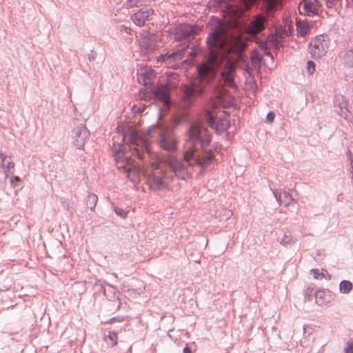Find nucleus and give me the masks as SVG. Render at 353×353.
<instances>
[{
	"label": "nucleus",
	"instance_id": "1",
	"mask_svg": "<svg viewBox=\"0 0 353 353\" xmlns=\"http://www.w3.org/2000/svg\"><path fill=\"white\" fill-rule=\"evenodd\" d=\"M198 77L189 84L181 87L183 101L187 105L191 104L192 100L203 92L201 83L203 80L210 81L214 75V72L208 62L199 64L197 66Z\"/></svg>",
	"mask_w": 353,
	"mask_h": 353
},
{
	"label": "nucleus",
	"instance_id": "2",
	"mask_svg": "<svg viewBox=\"0 0 353 353\" xmlns=\"http://www.w3.org/2000/svg\"><path fill=\"white\" fill-rule=\"evenodd\" d=\"M115 137L117 143L121 140L120 143L128 145L132 150V155L139 159H143L144 155L149 153L148 145L140 139L138 133L132 128H128L125 133H118L117 137Z\"/></svg>",
	"mask_w": 353,
	"mask_h": 353
},
{
	"label": "nucleus",
	"instance_id": "3",
	"mask_svg": "<svg viewBox=\"0 0 353 353\" xmlns=\"http://www.w3.org/2000/svg\"><path fill=\"white\" fill-rule=\"evenodd\" d=\"M187 143L201 149L207 148L210 141L211 136L208 130L198 123H192L187 130Z\"/></svg>",
	"mask_w": 353,
	"mask_h": 353
},
{
	"label": "nucleus",
	"instance_id": "4",
	"mask_svg": "<svg viewBox=\"0 0 353 353\" xmlns=\"http://www.w3.org/2000/svg\"><path fill=\"white\" fill-rule=\"evenodd\" d=\"M137 74L138 81L140 83H143L145 87V88L140 90L139 97L146 99L148 90L154 85V72L148 66H141L137 70Z\"/></svg>",
	"mask_w": 353,
	"mask_h": 353
},
{
	"label": "nucleus",
	"instance_id": "5",
	"mask_svg": "<svg viewBox=\"0 0 353 353\" xmlns=\"http://www.w3.org/2000/svg\"><path fill=\"white\" fill-rule=\"evenodd\" d=\"M330 40L327 35L319 34L314 38L310 43L309 52L314 59H319L324 56L329 48Z\"/></svg>",
	"mask_w": 353,
	"mask_h": 353
},
{
	"label": "nucleus",
	"instance_id": "6",
	"mask_svg": "<svg viewBox=\"0 0 353 353\" xmlns=\"http://www.w3.org/2000/svg\"><path fill=\"white\" fill-rule=\"evenodd\" d=\"M152 168L153 172L148 176V183L151 190H163L168 188V184L165 181V173L162 170H159L158 164L152 163Z\"/></svg>",
	"mask_w": 353,
	"mask_h": 353
},
{
	"label": "nucleus",
	"instance_id": "7",
	"mask_svg": "<svg viewBox=\"0 0 353 353\" xmlns=\"http://www.w3.org/2000/svg\"><path fill=\"white\" fill-rule=\"evenodd\" d=\"M112 153L114 156V160L117 166L119 169H123L125 172L131 165L130 160L124 155L123 150H125L124 145L116 141L115 137H112Z\"/></svg>",
	"mask_w": 353,
	"mask_h": 353
},
{
	"label": "nucleus",
	"instance_id": "8",
	"mask_svg": "<svg viewBox=\"0 0 353 353\" xmlns=\"http://www.w3.org/2000/svg\"><path fill=\"white\" fill-rule=\"evenodd\" d=\"M90 137V131L85 124L81 123L71 131V141L74 146L82 149Z\"/></svg>",
	"mask_w": 353,
	"mask_h": 353
},
{
	"label": "nucleus",
	"instance_id": "9",
	"mask_svg": "<svg viewBox=\"0 0 353 353\" xmlns=\"http://www.w3.org/2000/svg\"><path fill=\"white\" fill-rule=\"evenodd\" d=\"M206 121L212 128H214L217 133H222L230 127V115L223 114V115L214 118L212 114L210 112L206 113Z\"/></svg>",
	"mask_w": 353,
	"mask_h": 353
},
{
	"label": "nucleus",
	"instance_id": "10",
	"mask_svg": "<svg viewBox=\"0 0 353 353\" xmlns=\"http://www.w3.org/2000/svg\"><path fill=\"white\" fill-rule=\"evenodd\" d=\"M184 54L185 50L179 49L170 54L159 55L157 57V61L164 63L168 68H176L179 67V61L183 59Z\"/></svg>",
	"mask_w": 353,
	"mask_h": 353
},
{
	"label": "nucleus",
	"instance_id": "11",
	"mask_svg": "<svg viewBox=\"0 0 353 353\" xmlns=\"http://www.w3.org/2000/svg\"><path fill=\"white\" fill-rule=\"evenodd\" d=\"M148 92H150L157 99L162 101L165 105H170V90L167 83L154 84L148 90Z\"/></svg>",
	"mask_w": 353,
	"mask_h": 353
},
{
	"label": "nucleus",
	"instance_id": "12",
	"mask_svg": "<svg viewBox=\"0 0 353 353\" xmlns=\"http://www.w3.org/2000/svg\"><path fill=\"white\" fill-rule=\"evenodd\" d=\"M221 22L219 21L207 38L206 43L208 52L212 57L216 52V46L219 45V37L221 32Z\"/></svg>",
	"mask_w": 353,
	"mask_h": 353
},
{
	"label": "nucleus",
	"instance_id": "13",
	"mask_svg": "<svg viewBox=\"0 0 353 353\" xmlns=\"http://www.w3.org/2000/svg\"><path fill=\"white\" fill-rule=\"evenodd\" d=\"M139 44L141 53L145 55L152 53L157 48L155 39L148 34H143L140 37Z\"/></svg>",
	"mask_w": 353,
	"mask_h": 353
},
{
	"label": "nucleus",
	"instance_id": "14",
	"mask_svg": "<svg viewBox=\"0 0 353 353\" xmlns=\"http://www.w3.org/2000/svg\"><path fill=\"white\" fill-rule=\"evenodd\" d=\"M167 163L177 177L185 180L188 176L186 166L181 161L170 158L167 161Z\"/></svg>",
	"mask_w": 353,
	"mask_h": 353
},
{
	"label": "nucleus",
	"instance_id": "15",
	"mask_svg": "<svg viewBox=\"0 0 353 353\" xmlns=\"http://www.w3.org/2000/svg\"><path fill=\"white\" fill-rule=\"evenodd\" d=\"M95 287L99 291H101L103 293V295L110 301H115L118 299V291L113 285L107 283H102L101 281H97L95 282Z\"/></svg>",
	"mask_w": 353,
	"mask_h": 353
},
{
	"label": "nucleus",
	"instance_id": "16",
	"mask_svg": "<svg viewBox=\"0 0 353 353\" xmlns=\"http://www.w3.org/2000/svg\"><path fill=\"white\" fill-rule=\"evenodd\" d=\"M194 34V28L189 24H181L175 28L174 37L176 40H190Z\"/></svg>",
	"mask_w": 353,
	"mask_h": 353
},
{
	"label": "nucleus",
	"instance_id": "17",
	"mask_svg": "<svg viewBox=\"0 0 353 353\" xmlns=\"http://www.w3.org/2000/svg\"><path fill=\"white\" fill-rule=\"evenodd\" d=\"M293 192V188H288L287 190H285L283 192H281V191L279 190H273V194L279 205L283 203L285 206H288L295 201L292 195Z\"/></svg>",
	"mask_w": 353,
	"mask_h": 353
},
{
	"label": "nucleus",
	"instance_id": "18",
	"mask_svg": "<svg viewBox=\"0 0 353 353\" xmlns=\"http://www.w3.org/2000/svg\"><path fill=\"white\" fill-rule=\"evenodd\" d=\"M159 146L167 151H173L176 147V141L174 136L168 133H161L159 140Z\"/></svg>",
	"mask_w": 353,
	"mask_h": 353
},
{
	"label": "nucleus",
	"instance_id": "19",
	"mask_svg": "<svg viewBox=\"0 0 353 353\" xmlns=\"http://www.w3.org/2000/svg\"><path fill=\"white\" fill-rule=\"evenodd\" d=\"M153 14L154 10L152 8L140 9L131 16V19L136 26L141 27L144 26L149 17Z\"/></svg>",
	"mask_w": 353,
	"mask_h": 353
},
{
	"label": "nucleus",
	"instance_id": "20",
	"mask_svg": "<svg viewBox=\"0 0 353 353\" xmlns=\"http://www.w3.org/2000/svg\"><path fill=\"white\" fill-rule=\"evenodd\" d=\"M214 158V154L211 151H208L203 156H196V164L201 167L203 170L210 168Z\"/></svg>",
	"mask_w": 353,
	"mask_h": 353
},
{
	"label": "nucleus",
	"instance_id": "21",
	"mask_svg": "<svg viewBox=\"0 0 353 353\" xmlns=\"http://www.w3.org/2000/svg\"><path fill=\"white\" fill-rule=\"evenodd\" d=\"M332 300L333 295L330 290H317V292H315V301L319 305H326Z\"/></svg>",
	"mask_w": 353,
	"mask_h": 353
},
{
	"label": "nucleus",
	"instance_id": "22",
	"mask_svg": "<svg viewBox=\"0 0 353 353\" xmlns=\"http://www.w3.org/2000/svg\"><path fill=\"white\" fill-rule=\"evenodd\" d=\"M303 10L307 15L316 14L319 10V3L316 0H303Z\"/></svg>",
	"mask_w": 353,
	"mask_h": 353
},
{
	"label": "nucleus",
	"instance_id": "23",
	"mask_svg": "<svg viewBox=\"0 0 353 353\" xmlns=\"http://www.w3.org/2000/svg\"><path fill=\"white\" fill-rule=\"evenodd\" d=\"M264 28V19L261 15H256L250 22V28L255 34L261 32Z\"/></svg>",
	"mask_w": 353,
	"mask_h": 353
},
{
	"label": "nucleus",
	"instance_id": "24",
	"mask_svg": "<svg viewBox=\"0 0 353 353\" xmlns=\"http://www.w3.org/2000/svg\"><path fill=\"white\" fill-rule=\"evenodd\" d=\"M6 159V156L4 155L1 151H0V160H1V166H3V172L5 174V178H7L10 174L13 173L14 171V163L12 161H8L6 164H5V161Z\"/></svg>",
	"mask_w": 353,
	"mask_h": 353
},
{
	"label": "nucleus",
	"instance_id": "25",
	"mask_svg": "<svg viewBox=\"0 0 353 353\" xmlns=\"http://www.w3.org/2000/svg\"><path fill=\"white\" fill-rule=\"evenodd\" d=\"M125 173L127 174L128 179L131 182L136 183L139 181V171L136 166L132 164V165L125 172Z\"/></svg>",
	"mask_w": 353,
	"mask_h": 353
},
{
	"label": "nucleus",
	"instance_id": "26",
	"mask_svg": "<svg viewBox=\"0 0 353 353\" xmlns=\"http://www.w3.org/2000/svg\"><path fill=\"white\" fill-rule=\"evenodd\" d=\"M183 159L188 165H193L196 164V157L194 155V150L193 148H189L183 153Z\"/></svg>",
	"mask_w": 353,
	"mask_h": 353
},
{
	"label": "nucleus",
	"instance_id": "27",
	"mask_svg": "<svg viewBox=\"0 0 353 353\" xmlns=\"http://www.w3.org/2000/svg\"><path fill=\"white\" fill-rule=\"evenodd\" d=\"M310 272L315 279H322L325 278L327 280H330L331 279V276L325 269H322L321 272L319 269H312L310 270Z\"/></svg>",
	"mask_w": 353,
	"mask_h": 353
},
{
	"label": "nucleus",
	"instance_id": "28",
	"mask_svg": "<svg viewBox=\"0 0 353 353\" xmlns=\"http://www.w3.org/2000/svg\"><path fill=\"white\" fill-rule=\"evenodd\" d=\"M98 197L94 194L89 192L87 195L86 205L90 209L91 211H94V208L97 203Z\"/></svg>",
	"mask_w": 353,
	"mask_h": 353
},
{
	"label": "nucleus",
	"instance_id": "29",
	"mask_svg": "<svg viewBox=\"0 0 353 353\" xmlns=\"http://www.w3.org/2000/svg\"><path fill=\"white\" fill-rule=\"evenodd\" d=\"M263 3L268 12H274L278 9L281 0H263Z\"/></svg>",
	"mask_w": 353,
	"mask_h": 353
},
{
	"label": "nucleus",
	"instance_id": "30",
	"mask_svg": "<svg viewBox=\"0 0 353 353\" xmlns=\"http://www.w3.org/2000/svg\"><path fill=\"white\" fill-rule=\"evenodd\" d=\"M352 287V283L350 281L343 280L339 283V292L343 294H348Z\"/></svg>",
	"mask_w": 353,
	"mask_h": 353
},
{
	"label": "nucleus",
	"instance_id": "31",
	"mask_svg": "<svg viewBox=\"0 0 353 353\" xmlns=\"http://www.w3.org/2000/svg\"><path fill=\"white\" fill-rule=\"evenodd\" d=\"M279 241L281 244L283 245L292 244L294 243V239L291 234V232L290 231L284 232L283 236L280 238Z\"/></svg>",
	"mask_w": 353,
	"mask_h": 353
},
{
	"label": "nucleus",
	"instance_id": "32",
	"mask_svg": "<svg viewBox=\"0 0 353 353\" xmlns=\"http://www.w3.org/2000/svg\"><path fill=\"white\" fill-rule=\"evenodd\" d=\"M309 31V26L305 23H298L296 24L297 34L301 37L307 35Z\"/></svg>",
	"mask_w": 353,
	"mask_h": 353
},
{
	"label": "nucleus",
	"instance_id": "33",
	"mask_svg": "<svg viewBox=\"0 0 353 353\" xmlns=\"http://www.w3.org/2000/svg\"><path fill=\"white\" fill-rule=\"evenodd\" d=\"M316 292L317 291L313 287L308 286L305 290V301H310L313 295L315 296V292Z\"/></svg>",
	"mask_w": 353,
	"mask_h": 353
},
{
	"label": "nucleus",
	"instance_id": "34",
	"mask_svg": "<svg viewBox=\"0 0 353 353\" xmlns=\"http://www.w3.org/2000/svg\"><path fill=\"white\" fill-rule=\"evenodd\" d=\"M263 57L260 54L257 50H254L251 55V60L253 63H260Z\"/></svg>",
	"mask_w": 353,
	"mask_h": 353
},
{
	"label": "nucleus",
	"instance_id": "35",
	"mask_svg": "<svg viewBox=\"0 0 353 353\" xmlns=\"http://www.w3.org/2000/svg\"><path fill=\"white\" fill-rule=\"evenodd\" d=\"M232 215V212L228 209H223L218 215L223 220H228Z\"/></svg>",
	"mask_w": 353,
	"mask_h": 353
},
{
	"label": "nucleus",
	"instance_id": "36",
	"mask_svg": "<svg viewBox=\"0 0 353 353\" xmlns=\"http://www.w3.org/2000/svg\"><path fill=\"white\" fill-rule=\"evenodd\" d=\"M339 108L340 110L338 111V114L341 117L344 118L346 121H349L350 120V113H349L348 110L345 108H343L341 104H339Z\"/></svg>",
	"mask_w": 353,
	"mask_h": 353
},
{
	"label": "nucleus",
	"instance_id": "37",
	"mask_svg": "<svg viewBox=\"0 0 353 353\" xmlns=\"http://www.w3.org/2000/svg\"><path fill=\"white\" fill-rule=\"evenodd\" d=\"M108 339L111 341L112 346H114L117 343V332L115 331H109L108 334Z\"/></svg>",
	"mask_w": 353,
	"mask_h": 353
},
{
	"label": "nucleus",
	"instance_id": "38",
	"mask_svg": "<svg viewBox=\"0 0 353 353\" xmlns=\"http://www.w3.org/2000/svg\"><path fill=\"white\" fill-rule=\"evenodd\" d=\"M196 51L195 50H192L191 52H189L186 59L185 60V62L189 64L192 63L196 56Z\"/></svg>",
	"mask_w": 353,
	"mask_h": 353
},
{
	"label": "nucleus",
	"instance_id": "39",
	"mask_svg": "<svg viewBox=\"0 0 353 353\" xmlns=\"http://www.w3.org/2000/svg\"><path fill=\"white\" fill-rule=\"evenodd\" d=\"M260 48L265 52L266 55L272 57V53L268 48V42L266 41L261 42Z\"/></svg>",
	"mask_w": 353,
	"mask_h": 353
},
{
	"label": "nucleus",
	"instance_id": "40",
	"mask_svg": "<svg viewBox=\"0 0 353 353\" xmlns=\"http://www.w3.org/2000/svg\"><path fill=\"white\" fill-rule=\"evenodd\" d=\"M307 70L309 74H312L315 71V63L312 61H307Z\"/></svg>",
	"mask_w": 353,
	"mask_h": 353
},
{
	"label": "nucleus",
	"instance_id": "41",
	"mask_svg": "<svg viewBox=\"0 0 353 353\" xmlns=\"http://www.w3.org/2000/svg\"><path fill=\"white\" fill-rule=\"evenodd\" d=\"M114 211L118 216L122 218H125L126 216L127 212L121 208L114 206Z\"/></svg>",
	"mask_w": 353,
	"mask_h": 353
},
{
	"label": "nucleus",
	"instance_id": "42",
	"mask_svg": "<svg viewBox=\"0 0 353 353\" xmlns=\"http://www.w3.org/2000/svg\"><path fill=\"white\" fill-rule=\"evenodd\" d=\"M19 177L17 176H12V177H10V179L11 186H12L13 188L15 189L16 187H18V183L19 182Z\"/></svg>",
	"mask_w": 353,
	"mask_h": 353
},
{
	"label": "nucleus",
	"instance_id": "43",
	"mask_svg": "<svg viewBox=\"0 0 353 353\" xmlns=\"http://www.w3.org/2000/svg\"><path fill=\"white\" fill-rule=\"evenodd\" d=\"M243 1L245 9L248 10L251 6L256 3V0H243Z\"/></svg>",
	"mask_w": 353,
	"mask_h": 353
},
{
	"label": "nucleus",
	"instance_id": "44",
	"mask_svg": "<svg viewBox=\"0 0 353 353\" xmlns=\"http://www.w3.org/2000/svg\"><path fill=\"white\" fill-rule=\"evenodd\" d=\"M97 55V54L94 50H90V52L88 54V60L90 61H94L96 59Z\"/></svg>",
	"mask_w": 353,
	"mask_h": 353
},
{
	"label": "nucleus",
	"instance_id": "45",
	"mask_svg": "<svg viewBox=\"0 0 353 353\" xmlns=\"http://www.w3.org/2000/svg\"><path fill=\"white\" fill-rule=\"evenodd\" d=\"M225 81L228 85L231 87H233L235 85L234 79L230 76H227L225 77Z\"/></svg>",
	"mask_w": 353,
	"mask_h": 353
},
{
	"label": "nucleus",
	"instance_id": "46",
	"mask_svg": "<svg viewBox=\"0 0 353 353\" xmlns=\"http://www.w3.org/2000/svg\"><path fill=\"white\" fill-rule=\"evenodd\" d=\"M275 117V114L273 112H270L266 116V121L269 123H272Z\"/></svg>",
	"mask_w": 353,
	"mask_h": 353
},
{
	"label": "nucleus",
	"instance_id": "47",
	"mask_svg": "<svg viewBox=\"0 0 353 353\" xmlns=\"http://www.w3.org/2000/svg\"><path fill=\"white\" fill-rule=\"evenodd\" d=\"M345 353H353V343H348L344 350Z\"/></svg>",
	"mask_w": 353,
	"mask_h": 353
},
{
	"label": "nucleus",
	"instance_id": "48",
	"mask_svg": "<svg viewBox=\"0 0 353 353\" xmlns=\"http://www.w3.org/2000/svg\"><path fill=\"white\" fill-rule=\"evenodd\" d=\"M340 0H326V3L328 7H332L336 5Z\"/></svg>",
	"mask_w": 353,
	"mask_h": 353
},
{
	"label": "nucleus",
	"instance_id": "49",
	"mask_svg": "<svg viewBox=\"0 0 353 353\" xmlns=\"http://www.w3.org/2000/svg\"><path fill=\"white\" fill-rule=\"evenodd\" d=\"M137 0H128L127 1V5L129 7H134L137 6Z\"/></svg>",
	"mask_w": 353,
	"mask_h": 353
},
{
	"label": "nucleus",
	"instance_id": "50",
	"mask_svg": "<svg viewBox=\"0 0 353 353\" xmlns=\"http://www.w3.org/2000/svg\"><path fill=\"white\" fill-rule=\"evenodd\" d=\"M316 256L318 257L319 259H323L325 256V254L322 253L321 250H317L316 252Z\"/></svg>",
	"mask_w": 353,
	"mask_h": 353
},
{
	"label": "nucleus",
	"instance_id": "51",
	"mask_svg": "<svg viewBox=\"0 0 353 353\" xmlns=\"http://www.w3.org/2000/svg\"><path fill=\"white\" fill-rule=\"evenodd\" d=\"M123 30L124 32L126 33V34H130L131 33V29L130 28H128V27H123Z\"/></svg>",
	"mask_w": 353,
	"mask_h": 353
},
{
	"label": "nucleus",
	"instance_id": "52",
	"mask_svg": "<svg viewBox=\"0 0 353 353\" xmlns=\"http://www.w3.org/2000/svg\"><path fill=\"white\" fill-rule=\"evenodd\" d=\"M183 353H192L188 347H185L183 350Z\"/></svg>",
	"mask_w": 353,
	"mask_h": 353
},
{
	"label": "nucleus",
	"instance_id": "53",
	"mask_svg": "<svg viewBox=\"0 0 353 353\" xmlns=\"http://www.w3.org/2000/svg\"><path fill=\"white\" fill-rule=\"evenodd\" d=\"M347 6L353 3V0H345Z\"/></svg>",
	"mask_w": 353,
	"mask_h": 353
},
{
	"label": "nucleus",
	"instance_id": "54",
	"mask_svg": "<svg viewBox=\"0 0 353 353\" xmlns=\"http://www.w3.org/2000/svg\"><path fill=\"white\" fill-rule=\"evenodd\" d=\"M143 109L141 110L140 108H139V112H143Z\"/></svg>",
	"mask_w": 353,
	"mask_h": 353
}]
</instances>
